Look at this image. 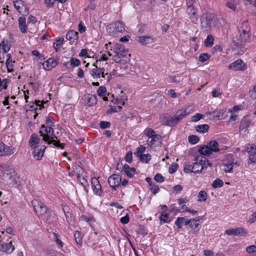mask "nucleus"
<instances>
[{
  "instance_id": "obj_21",
  "label": "nucleus",
  "mask_w": 256,
  "mask_h": 256,
  "mask_svg": "<svg viewBox=\"0 0 256 256\" xmlns=\"http://www.w3.org/2000/svg\"><path fill=\"white\" fill-rule=\"evenodd\" d=\"M14 250V247L12 244L11 242L8 243L0 244V251H2L7 253H11Z\"/></svg>"
},
{
  "instance_id": "obj_12",
  "label": "nucleus",
  "mask_w": 256,
  "mask_h": 256,
  "mask_svg": "<svg viewBox=\"0 0 256 256\" xmlns=\"http://www.w3.org/2000/svg\"><path fill=\"white\" fill-rule=\"evenodd\" d=\"M228 112L231 114L233 113L232 110L228 109V110H220L219 111H213L210 113V115L213 116L214 118H218L220 120L224 119L227 116Z\"/></svg>"
},
{
  "instance_id": "obj_38",
  "label": "nucleus",
  "mask_w": 256,
  "mask_h": 256,
  "mask_svg": "<svg viewBox=\"0 0 256 256\" xmlns=\"http://www.w3.org/2000/svg\"><path fill=\"white\" fill-rule=\"evenodd\" d=\"M236 162H229L224 165V172H230L233 168L234 164H236Z\"/></svg>"
},
{
  "instance_id": "obj_59",
  "label": "nucleus",
  "mask_w": 256,
  "mask_h": 256,
  "mask_svg": "<svg viewBox=\"0 0 256 256\" xmlns=\"http://www.w3.org/2000/svg\"><path fill=\"white\" fill-rule=\"evenodd\" d=\"M46 124L47 126L52 128L54 125L52 118L50 116H47L46 118Z\"/></svg>"
},
{
  "instance_id": "obj_10",
  "label": "nucleus",
  "mask_w": 256,
  "mask_h": 256,
  "mask_svg": "<svg viewBox=\"0 0 256 256\" xmlns=\"http://www.w3.org/2000/svg\"><path fill=\"white\" fill-rule=\"evenodd\" d=\"M228 68L234 71L244 70L246 68V64L240 59H238L232 62L229 66Z\"/></svg>"
},
{
  "instance_id": "obj_56",
  "label": "nucleus",
  "mask_w": 256,
  "mask_h": 256,
  "mask_svg": "<svg viewBox=\"0 0 256 256\" xmlns=\"http://www.w3.org/2000/svg\"><path fill=\"white\" fill-rule=\"evenodd\" d=\"M255 149H256V146L254 144H248L246 150L248 153L252 154L254 150H255Z\"/></svg>"
},
{
  "instance_id": "obj_41",
  "label": "nucleus",
  "mask_w": 256,
  "mask_h": 256,
  "mask_svg": "<svg viewBox=\"0 0 256 256\" xmlns=\"http://www.w3.org/2000/svg\"><path fill=\"white\" fill-rule=\"evenodd\" d=\"M223 185L224 182L220 178H217L213 182L212 186L214 188H221Z\"/></svg>"
},
{
  "instance_id": "obj_44",
  "label": "nucleus",
  "mask_w": 256,
  "mask_h": 256,
  "mask_svg": "<svg viewBox=\"0 0 256 256\" xmlns=\"http://www.w3.org/2000/svg\"><path fill=\"white\" fill-rule=\"evenodd\" d=\"M151 158V156L150 154H142L140 155V160L142 162L147 163Z\"/></svg>"
},
{
  "instance_id": "obj_62",
  "label": "nucleus",
  "mask_w": 256,
  "mask_h": 256,
  "mask_svg": "<svg viewBox=\"0 0 256 256\" xmlns=\"http://www.w3.org/2000/svg\"><path fill=\"white\" fill-rule=\"evenodd\" d=\"M150 189L153 194H156V193L158 192L160 190L159 188L157 185H152V186H150Z\"/></svg>"
},
{
  "instance_id": "obj_58",
  "label": "nucleus",
  "mask_w": 256,
  "mask_h": 256,
  "mask_svg": "<svg viewBox=\"0 0 256 256\" xmlns=\"http://www.w3.org/2000/svg\"><path fill=\"white\" fill-rule=\"evenodd\" d=\"M168 215L166 213H162L161 216L160 218V220L161 222H168Z\"/></svg>"
},
{
  "instance_id": "obj_36",
  "label": "nucleus",
  "mask_w": 256,
  "mask_h": 256,
  "mask_svg": "<svg viewBox=\"0 0 256 256\" xmlns=\"http://www.w3.org/2000/svg\"><path fill=\"white\" fill-rule=\"evenodd\" d=\"M8 58L6 60V66L8 72H10L12 70L13 65L12 64V60L11 59V56L10 54H8Z\"/></svg>"
},
{
  "instance_id": "obj_22",
  "label": "nucleus",
  "mask_w": 256,
  "mask_h": 256,
  "mask_svg": "<svg viewBox=\"0 0 256 256\" xmlns=\"http://www.w3.org/2000/svg\"><path fill=\"white\" fill-rule=\"evenodd\" d=\"M80 64V62L78 59L75 58H72L69 62H65L64 65L68 68H72L78 66Z\"/></svg>"
},
{
  "instance_id": "obj_43",
  "label": "nucleus",
  "mask_w": 256,
  "mask_h": 256,
  "mask_svg": "<svg viewBox=\"0 0 256 256\" xmlns=\"http://www.w3.org/2000/svg\"><path fill=\"white\" fill-rule=\"evenodd\" d=\"M188 140L190 143L192 144H196L198 142L200 138L198 136L190 135L188 136Z\"/></svg>"
},
{
  "instance_id": "obj_63",
  "label": "nucleus",
  "mask_w": 256,
  "mask_h": 256,
  "mask_svg": "<svg viewBox=\"0 0 256 256\" xmlns=\"http://www.w3.org/2000/svg\"><path fill=\"white\" fill-rule=\"evenodd\" d=\"M178 164H172L169 168V172L170 174L174 173L177 170Z\"/></svg>"
},
{
  "instance_id": "obj_48",
  "label": "nucleus",
  "mask_w": 256,
  "mask_h": 256,
  "mask_svg": "<svg viewBox=\"0 0 256 256\" xmlns=\"http://www.w3.org/2000/svg\"><path fill=\"white\" fill-rule=\"evenodd\" d=\"M8 81L9 80L8 79L4 78L2 81L0 82V92L3 89H6L7 88V84Z\"/></svg>"
},
{
  "instance_id": "obj_60",
  "label": "nucleus",
  "mask_w": 256,
  "mask_h": 256,
  "mask_svg": "<svg viewBox=\"0 0 256 256\" xmlns=\"http://www.w3.org/2000/svg\"><path fill=\"white\" fill-rule=\"evenodd\" d=\"M246 251L249 254L256 252V246L255 245L248 246L246 248Z\"/></svg>"
},
{
  "instance_id": "obj_3",
  "label": "nucleus",
  "mask_w": 256,
  "mask_h": 256,
  "mask_svg": "<svg viewBox=\"0 0 256 256\" xmlns=\"http://www.w3.org/2000/svg\"><path fill=\"white\" fill-rule=\"evenodd\" d=\"M218 144L216 140L209 142L207 145L200 146L198 152L200 154L206 156H209L212 152H217L220 151Z\"/></svg>"
},
{
  "instance_id": "obj_26",
  "label": "nucleus",
  "mask_w": 256,
  "mask_h": 256,
  "mask_svg": "<svg viewBox=\"0 0 256 256\" xmlns=\"http://www.w3.org/2000/svg\"><path fill=\"white\" fill-rule=\"evenodd\" d=\"M123 170L129 178H132L136 173V169L134 168H130L128 164H124Z\"/></svg>"
},
{
  "instance_id": "obj_37",
  "label": "nucleus",
  "mask_w": 256,
  "mask_h": 256,
  "mask_svg": "<svg viewBox=\"0 0 256 256\" xmlns=\"http://www.w3.org/2000/svg\"><path fill=\"white\" fill-rule=\"evenodd\" d=\"M74 238L76 243L79 245H81L82 242V237L80 232L76 231L74 233Z\"/></svg>"
},
{
  "instance_id": "obj_27",
  "label": "nucleus",
  "mask_w": 256,
  "mask_h": 256,
  "mask_svg": "<svg viewBox=\"0 0 256 256\" xmlns=\"http://www.w3.org/2000/svg\"><path fill=\"white\" fill-rule=\"evenodd\" d=\"M40 142V138L38 137L36 133H33L29 140V142L31 147H32L36 144H39Z\"/></svg>"
},
{
  "instance_id": "obj_42",
  "label": "nucleus",
  "mask_w": 256,
  "mask_h": 256,
  "mask_svg": "<svg viewBox=\"0 0 256 256\" xmlns=\"http://www.w3.org/2000/svg\"><path fill=\"white\" fill-rule=\"evenodd\" d=\"M207 194L206 192L203 190H201L198 193V201L199 202H205L207 198Z\"/></svg>"
},
{
  "instance_id": "obj_15",
  "label": "nucleus",
  "mask_w": 256,
  "mask_h": 256,
  "mask_svg": "<svg viewBox=\"0 0 256 256\" xmlns=\"http://www.w3.org/2000/svg\"><path fill=\"white\" fill-rule=\"evenodd\" d=\"M250 124L251 120L250 119L246 118L242 119L240 124V131L243 132L244 134H248V128L250 126Z\"/></svg>"
},
{
  "instance_id": "obj_17",
  "label": "nucleus",
  "mask_w": 256,
  "mask_h": 256,
  "mask_svg": "<svg viewBox=\"0 0 256 256\" xmlns=\"http://www.w3.org/2000/svg\"><path fill=\"white\" fill-rule=\"evenodd\" d=\"M42 217V218L48 224H52L56 220V218L54 212L50 209Z\"/></svg>"
},
{
  "instance_id": "obj_61",
  "label": "nucleus",
  "mask_w": 256,
  "mask_h": 256,
  "mask_svg": "<svg viewBox=\"0 0 256 256\" xmlns=\"http://www.w3.org/2000/svg\"><path fill=\"white\" fill-rule=\"evenodd\" d=\"M100 128H106L110 126V122L106 121H102L100 124Z\"/></svg>"
},
{
  "instance_id": "obj_5",
  "label": "nucleus",
  "mask_w": 256,
  "mask_h": 256,
  "mask_svg": "<svg viewBox=\"0 0 256 256\" xmlns=\"http://www.w3.org/2000/svg\"><path fill=\"white\" fill-rule=\"evenodd\" d=\"M110 50L114 54V60L117 63L120 62L122 58L126 56L128 54V51L124 46L120 44H116Z\"/></svg>"
},
{
  "instance_id": "obj_4",
  "label": "nucleus",
  "mask_w": 256,
  "mask_h": 256,
  "mask_svg": "<svg viewBox=\"0 0 256 256\" xmlns=\"http://www.w3.org/2000/svg\"><path fill=\"white\" fill-rule=\"evenodd\" d=\"M200 23L202 28H204L205 30H208L211 27L216 25V18L214 14H204L201 16Z\"/></svg>"
},
{
  "instance_id": "obj_24",
  "label": "nucleus",
  "mask_w": 256,
  "mask_h": 256,
  "mask_svg": "<svg viewBox=\"0 0 256 256\" xmlns=\"http://www.w3.org/2000/svg\"><path fill=\"white\" fill-rule=\"evenodd\" d=\"M37 208L40 214L44 216L48 211L50 210V208H48L46 205L42 202H38V205L35 206V209Z\"/></svg>"
},
{
  "instance_id": "obj_57",
  "label": "nucleus",
  "mask_w": 256,
  "mask_h": 256,
  "mask_svg": "<svg viewBox=\"0 0 256 256\" xmlns=\"http://www.w3.org/2000/svg\"><path fill=\"white\" fill-rule=\"evenodd\" d=\"M203 117H204L203 114L198 113L192 116V122H198V120H200Z\"/></svg>"
},
{
  "instance_id": "obj_46",
  "label": "nucleus",
  "mask_w": 256,
  "mask_h": 256,
  "mask_svg": "<svg viewBox=\"0 0 256 256\" xmlns=\"http://www.w3.org/2000/svg\"><path fill=\"white\" fill-rule=\"evenodd\" d=\"M248 163L256 162V149L254 150L253 152L250 154L248 158Z\"/></svg>"
},
{
  "instance_id": "obj_16",
  "label": "nucleus",
  "mask_w": 256,
  "mask_h": 256,
  "mask_svg": "<svg viewBox=\"0 0 256 256\" xmlns=\"http://www.w3.org/2000/svg\"><path fill=\"white\" fill-rule=\"evenodd\" d=\"M91 183L92 186V188L94 192L96 194L100 196L102 194V191L101 189V186L98 180L96 178H92Z\"/></svg>"
},
{
  "instance_id": "obj_30",
  "label": "nucleus",
  "mask_w": 256,
  "mask_h": 256,
  "mask_svg": "<svg viewBox=\"0 0 256 256\" xmlns=\"http://www.w3.org/2000/svg\"><path fill=\"white\" fill-rule=\"evenodd\" d=\"M86 98L88 99L87 103L89 106H94L97 102V98L95 95L88 94Z\"/></svg>"
},
{
  "instance_id": "obj_6",
  "label": "nucleus",
  "mask_w": 256,
  "mask_h": 256,
  "mask_svg": "<svg viewBox=\"0 0 256 256\" xmlns=\"http://www.w3.org/2000/svg\"><path fill=\"white\" fill-rule=\"evenodd\" d=\"M95 68L90 70V74L94 78H100V76L103 78H104L107 82H108L112 78V76L108 73H104V68H98L96 64H93Z\"/></svg>"
},
{
  "instance_id": "obj_7",
  "label": "nucleus",
  "mask_w": 256,
  "mask_h": 256,
  "mask_svg": "<svg viewBox=\"0 0 256 256\" xmlns=\"http://www.w3.org/2000/svg\"><path fill=\"white\" fill-rule=\"evenodd\" d=\"M106 30L110 33L122 32L124 31V28L122 22L117 21L107 26Z\"/></svg>"
},
{
  "instance_id": "obj_2",
  "label": "nucleus",
  "mask_w": 256,
  "mask_h": 256,
  "mask_svg": "<svg viewBox=\"0 0 256 256\" xmlns=\"http://www.w3.org/2000/svg\"><path fill=\"white\" fill-rule=\"evenodd\" d=\"M53 132L54 130L52 127L46 126L44 124L41 126L40 130V133L43 137L42 139L44 141L49 144H52L55 146L63 149L64 144H60V140H50V134Z\"/></svg>"
},
{
  "instance_id": "obj_52",
  "label": "nucleus",
  "mask_w": 256,
  "mask_h": 256,
  "mask_svg": "<svg viewBox=\"0 0 256 256\" xmlns=\"http://www.w3.org/2000/svg\"><path fill=\"white\" fill-rule=\"evenodd\" d=\"M145 132L146 133V136H148V138L153 137L154 136L157 135L156 134L154 130L150 128H146L145 130Z\"/></svg>"
},
{
  "instance_id": "obj_35",
  "label": "nucleus",
  "mask_w": 256,
  "mask_h": 256,
  "mask_svg": "<svg viewBox=\"0 0 256 256\" xmlns=\"http://www.w3.org/2000/svg\"><path fill=\"white\" fill-rule=\"evenodd\" d=\"M214 44V38L212 35L209 34L204 40V44L206 47L212 46Z\"/></svg>"
},
{
  "instance_id": "obj_13",
  "label": "nucleus",
  "mask_w": 256,
  "mask_h": 256,
  "mask_svg": "<svg viewBox=\"0 0 256 256\" xmlns=\"http://www.w3.org/2000/svg\"><path fill=\"white\" fill-rule=\"evenodd\" d=\"M226 234L228 235L245 236L247 234L246 230L242 227L226 230Z\"/></svg>"
},
{
  "instance_id": "obj_23",
  "label": "nucleus",
  "mask_w": 256,
  "mask_h": 256,
  "mask_svg": "<svg viewBox=\"0 0 256 256\" xmlns=\"http://www.w3.org/2000/svg\"><path fill=\"white\" fill-rule=\"evenodd\" d=\"M190 223L189 219L184 217H178L174 222V224L178 226V229L182 228V224L188 225Z\"/></svg>"
},
{
  "instance_id": "obj_20",
  "label": "nucleus",
  "mask_w": 256,
  "mask_h": 256,
  "mask_svg": "<svg viewBox=\"0 0 256 256\" xmlns=\"http://www.w3.org/2000/svg\"><path fill=\"white\" fill-rule=\"evenodd\" d=\"M78 33L72 30L68 32L66 34V38L72 43H76L78 39Z\"/></svg>"
},
{
  "instance_id": "obj_49",
  "label": "nucleus",
  "mask_w": 256,
  "mask_h": 256,
  "mask_svg": "<svg viewBox=\"0 0 256 256\" xmlns=\"http://www.w3.org/2000/svg\"><path fill=\"white\" fill-rule=\"evenodd\" d=\"M0 48H2L4 52L5 53L8 52L10 49V47L9 46L8 44L7 43H6L4 41H2L0 44Z\"/></svg>"
},
{
  "instance_id": "obj_50",
  "label": "nucleus",
  "mask_w": 256,
  "mask_h": 256,
  "mask_svg": "<svg viewBox=\"0 0 256 256\" xmlns=\"http://www.w3.org/2000/svg\"><path fill=\"white\" fill-rule=\"evenodd\" d=\"M200 163L202 164V166L203 168H206L208 166H212V164L209 162V161L205 158H204V159H201L200 160Z\"/></svg>"
},
{
  "instance_id": "obj_32",
  "label": "nucleus",
  "mask_w": 256,
  "mask_h": 256,
  "mask_svg": "<svg viewBox=\"0 0 256 256\" xmlns=\"http://www.w3.org/2000/svg\"><path fill=\"white\" fill-rule=\"evenodd\" d=\"M209 128L210 127L208 124H201L198 125L196 127V130L199 132L204 133L208 131Z\"/></svg>"
},
{
  "instance_id": "obj_34",
  "label": "nucleus",
  "mask_w": 256,
  "mask_h": 256,
  "mask_svg": "<svg viewBox=\"0 0 256 256\" xmlns=\"http://www.w3.org/2000/svg\"><path fill=\"white\" fill-rule=\"evenodd\" d=\"M41 102L39 100H36L35 103H33L32 105L30 106L29 110H32L33 109L36 110L37 108V106H39L40 107V109L41 110L42 108H44V103H45V102H43L41 104H40V102Z\"/></svg>"
},
{
  "instance_id": "obj_45",
  "label": "nucleus",
  "mask_w": 256,
  "mask_h": 256,
  "mask_svg": "<svg viewBox=\"0 0 256 256\" xmlns=\"http://www.w3.org/2000/svg\"><path fill=\"white\" fill-rule=\"evenodd\" d=\"M14 8L18 12H20L21 6L23 5V1L22 0H17L14 2Z\"/></svg>"
},
{
  "instance_id": "obj_47",
  "label": "nucleus",
  "mask_w": 256,
  "mask_h": 256,
  "mask_svg": "<svg viewBox=\"0 0 256 256\" xmlns=\"http://www.w3.org/2000/svg\"><path fill=\"white\" fill-rule=\"evenodd\" d=\"M106 93V88L104 86H100L97 90V94L100 96H105Z\"/></svg>"
},
{
  "instance_id": "obj_53",
  "label": "nucleus",
  "mask_w": 256,
  "mask_h": 256,
  "mask_svg": "<svg viewBox=\"0 0 256 256\" xmlns=\"http://www.w3.org/2000/svg\"><path fill=\"white\" fill-rule=\"evenodd\" d=\"M54 240L56 242V244L60 248H62L64 246L63 242L60 239L58 238V236L54 232Z\"/></svg>"
},
{
  "instance_id": "obj_64",
  "label": "nucleus",
  "mask_w": 256,
  "mask_h": 256,
  "mask_svg": "<svg viewBox=\"0 0 256 256\" xmlns=\"http://www.w3.org/2000/svg\"><path fill=\"white\" fill-rule=\"evenodd\" d=\"M249 94L252 98H256V86H254L253 89L250 90Z\"/></svg>"
},
{
  "instance_id": "obj_9",
  "label": "nucleus",
  "mask_w": 256,
  "mask_h": 256,
  "mask_svg": "<svg viewBox=\"0 0 256 256\" xmlns=\"http://www.w3.org/2000/svg\"><path fill=\"white\" fill-rule=\"evenodd\" d=\"M14 148L6 146L4 142H0V156H10L14 153Z\"/></svg>"
},
{
  "instance_id": "obj_18",
  "label": "nucleus",
  "mask_w": 256,
  "mask_h": 256,
  "mask_svg": "<svg viewBox=\"0 0 256 256\" xmlns=\"http://www.w3.org/2000/svg\"><path fill=\"white\" fill-rule=\"evenodd\" d=\"M58 64V60L54 58H50L46 61V64H44V67L46 70H50L52 68H55Z\"/></svg>"
},
{
  "instance_id": "obj_14",
  "label": "nucleus",
  "mask_w": 256,
  "mask_h": 256,
  "mask_svg": "<svg viewBox=\"0 0 256 256\" xmlns=\"http://www.w3.org/2000/svg\"><path fill=\"white\" fill-rule=\"evenodd\" d=\"M194 0H186L188 5L187 12L190 18L196 17L197 9L192 5Z\"/></svg>"
},
{
  "instance_id": "obj_19",
  "label": "nucleus",
  "mask_w": 256,
  "mask_h": 256,
  "mask_svg": "<svg viewBox=\"0 0 256 256\" xmlns=\"http://www.w3.org/2000/svg\"><path fill=\"white\" fill-rule=\"evenodd\" d=\"M249 34H245L240 32V40H233V43L236 46H239L245 44L249 38Z\"/></svg>"
},
{
  "instance_id": "obj_28",
  "label": "nucleus",
  "mask_w": 256,
  "mask_h": 256,
  "mask_svg": "<svg viewBox=\"0 0 256 256\" xmlns=\"http://www.w3.org/2000/svg\"><path fill=\"white\" fill-rule=\"evenodd\" d=\"M138 42L144 45L154 42V40L150 36H142L139 38Z\"/></svg>"
},
{
  "instance_id": "obj_11",
  "label": "nucleus",
  "mask_w": 256,
  "mask_h": 256,
  "mask_svg": "<svg viewBox=\"0 0 256 256\" xmlns=\"http://www.w3.org/2000/svg\"><path fill=\"white\" fill-rule=\"evenodd\" d=\"M46 146L44 145L35 146L34 148L33 155L34 157L36 160H40L44 156V150Z\"/></svg>"
},
{
  "instance_id": "obj_8",
  "label": "nucleus",
  "mask_w": 256,
  "mask_h": 256,
  "mask_svg": "<svg viewBox=\"0 0 256 256\" xmlns=\"http://www.w3.org/2000/svg\"><path fill=\"white\" fill-rule=\"evenodd\" d=\"M121 181V176L118 174H113L108 178V184L114 190H116L120 185Z\"/></svg>"
},
{
  "instance_id": "obj_40",
  "label": "nucleus",
  "mask_w": 256,
  "mask_h": 256,
  "mask_svg": "<svg viewBox=\"0 0 256 256\" xmlns=\"http://www.w3.org/2000/svg\"><path fill=\"white\" fill-rule=\"evenodd\" d=\"M210 58V55L208 53H202L198 58L200 62H204Z\"/></svg>"
},
{
  "instance_id": "obj_55",
  "label": "nucleus",
  "mask_w": 256,
  "mask_h": 256,
  "mask_svg": "<svg viewBox=\"0 0 256 256\" xmlns=\"http://www.w3.org/2000/svg\"><path fill=\"white\" fill-rule=\"evenodd\" d=\"M154 180L158 182H162L164 180V178L161 174H157L154 176Z\"/></svg>"
},
{
  "instance_id": "obj_1",
  "label": "nucleus",
  "mask_w": 256,
  "mask_h": 256,
  "mask_svg": "<svg viewBox=\"0 0 256 256\" xmlns=\"http://www.w3.org/2000/svg\"><path fill=\"white\" fill-rule=\"evenodd\" d=\"M188 114L186 109L179 110L173 116H161L160 118V122L164 126L172 127L176 126Z\"/></svg>"
},
{
  "instance_id": "obj_54",
  "label": "nucleus",
  "mask_w": 256,
  "mask_h": 256,
  "mask_svg": "<svg viewBox=\"0 0 256 256\" xmlns=\"http://www.w3.org/2000/svg\"><path fill=\"white\" fill-rule=\"evenodd\" d=\"M146 148L144 146H140L137 148L136 151L134 152V154L140 156V154H142V153L144 152Z\"/></svg>"
},
{
  "instance_id": "obj_39",
  "label": "nucleus",
  "mask_w": 256,
  "mask_h": 256,
  "mask_svg": "<svg viewBox=\"0 0 256 256\" xmlns=\"http://www.w3.org/2000/svg\"><path fill=\"white\" fill-rule=\"evenodd\" d=\"M64 40V39L62 38H58L56 39V42L53 44V46L56 52L58 51L60 46L62 44Z\"/></svg>"
},
{
  "instance_id": "obj_31",
  "label": "nucleus",
  "mask_w": 256,
  "mask_h": 256,
  "mask_svg": "<svg viewBox=\"0 0 256 256\" xmlns=\"http://www.w3.org/2000/svg\"><path fill=\"white\" fill-rule=\"evenodd\" d=\"M192 169V172L198 173L203 169V167L200 162H196L193 164Z\"/></svg>"
},
{
  "instance_id": "obj_29",
  "label": "nucleus",
  "mask_w": 256,
  "mask_h": 256,
  "mask_svg": "<svg viewBox=\"0 0 256 256\" xmlns=\"http://www.w3.org/2000/svg\"><path fill=\"white\" fill-rule=\"evenodd\" d=\"M202 219L200 217L196 218L189 219L190 223L188 224L190 226L193 230H196L198 226L200 224L199 221Z\"/></svg>"
},
{
  "instance_id": "obj_33",
  "label": "nucleus",
  "mask_w": 256,
  "mask_h": 256,
  "mask_svg": "<svg viewBox=\"0 0 256 256\" xmlns=\"http://www.w3.org/2000/svg\"><path fill=\"white\" fill-rule=\"evenodd\" d=\"M161 138V136L159 134L154 136L153 137L148 138L147 140V143L148 146H152L154 144L156 141L159 140Z\"/></svg>"
},
{
  "instance_id": "obj_51",
  "label": "nucleus",
  "mask_w": 256,
  "mask_h": 256,
  "mask_svg": "<svg viewBox=\"0 0 256 256\" xmlns=\"http://www.w3.org/2000/svg\"><path fill=\"white\" fill-rule=\"evenodd\" d=\"M192 165L190 164H188V163H186V164L185 163L184 166V171L185 173H189L190 172H192L193 169H192Z\"/></svg>"
},
{
  "instance_id": "obj_25",
  "label": "nucleus",
  "mask_w": 256,
  "mask_h": 256,
  "mask_svg": "<svg viewBox=\"0 0 256 256\" xmlns=\"http://www.w3.org/2000/svg\"><path fill=\"white\" fill-rule=\"evenodd\" d=\"M19 28L22 32L26 33L27 32V26L26 25V19L24 17L20 16L18 18Z\"/></svg>"
}]
</instances>
